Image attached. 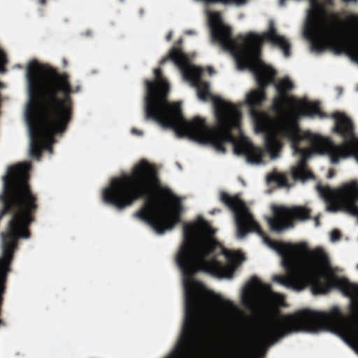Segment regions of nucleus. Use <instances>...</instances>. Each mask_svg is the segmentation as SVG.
Masks as SVG:
<instances>
[{
    "label": "nucleus",
    "instance_id": "f257e3e1",
    "mask_svg": "<svg viewBox=\"0 0 358 358\" xmlns=\"http://www.w3.org/2000/svg\"><path fill=\"white\" fill-rule=\"evenodd\" d=\"M182 226L183 241L176 260L182 273L185 289V320L178 354L186 358L194 341L199 308L193 275L203 271L218 278H231L245 257L240 251L231 252L223 247L216 252L217 243L206 234L211 225Z\"/></svg>",
    "mask_w": 358,
    "mask_h": 358
},
{
    "label": "nucleus",
    "instance_id": "f03ea898",
    "mask_svg": "<svg viewBox=\"0 0 358 358\" xmlns=\"http://www.w3.org/2000/svg\"><path fill=\"white\" fill-rule=\"evenodd\" d=\"M209 25L213 40L219 43L225 50L234 55L239 70L248 69L255 76L259 88L252 90L246 96L245 103L250 108L251 116L255 119L257 129L266 132L268 124L260 116L259 109L266 99L265 88L271 83L275 76V71L260 59L262 45L267 41L280 48L285 57L290 56L291 45L287 38L278 34L272 20L269 22L268 29L262 35L249 33L240 34L232 38V30L221 22L219 13H213L209 16Z\"/></svg>",
    "mask_w": 358,
    "mask_h": 358
},
{
    "label": "nucleus",
    "instance_id": "7ed1b4c3",
    "mask_svg": "<svg viewBox=\"0 0 358 358\" xmlns=\"http://www.w3.org/2000/svg\"><path fill=\"white\" fill-rule=\"evenodd\" d=\"M333 287H338L345 296H350L349 309L352 322L341 310L334 306L329 311L301 310L294 314L271 317L264 322L259 332V347L269 346L293 332L316 333L330 330L341 336L358 355V285L331 275Z\"/></svg>",
    "mask_w": 358,
    "mask_h": 358
},
{
    "label": "nucleus",
    "instance_id": "20e7f679",
    "mask_svg": "<svg viewBox=\"0 0 358 358\" xmlns=\"http://www.w3.org/2000/svg\"><path fill=\"white\" fill-rule=\"evenodd\" d=\"M155 171L145 160L136 164L130 175L115 178L103 191L104 203L117 210L131 206L140 199H145L135 216L146 224H210L202 215L191 222H181L184 208L178 198L173 197L159 205L151 196L156 180Z\"/></svg>",
    "mask_w": 358,
    "mask_h": 358
},
{
    "label": "nucleus",
    "instance_id": "39448f33",
    "mask_svg": "<svg viewBox=\"0 0 358 358\" xmlns=\"http://www.w3.org/2000/svg\"><path fill=\"white\" fill-rule=\"evenodd\" d=\"M236 227L237 238L243 239L248 234L256 232L281 256L287 273L274 275L273 281L298 291L310 287L314 294H327L332 289L331 275L326 272L329 260L323 249L318 248L309 251L306 243L291 245L273 241L261 229V225Z\"/></svg>",
    "mask_w": 358,
    "mask_h": 358
},
{
    "label": "nucleus",
    "instance_id": "423d86ee",
    "mask_svg": "<svg viewBox=\"0 0 358 358\" xmlns=\"http://www.w3.org/2000/svg\"><path fill=\"white\" fill-rule=\"evenodd\" d=\"M331 117L334 120L333 132L341 136L343 142L336 144L330 138L306 131L304 136H299L294 124L286 123L280 129L284 136L292 142L294 153L300 155L296 167L292 169L295 180L304 181L313 178V173L306 168V162L314 153L327 155L331 164H338L341 160L353 157L358 163V138L354 131L352 120L345 113L335 112Z\"/></svg>",
    "mask_w": 358,
    "mask_h": 358
},
{
    "label": "nucleus",
    "instance_id": "0eeeda50",
    "mask_svg": "<svg viewBox=\"0 0 358 358\" xmlns=\"http://www.w3.org/2000/svg\"><path fill=\"white\" fill-rule=\"evenodd\" d=\"M44 87L40 94V108L29 102L25 113L31 139L30 153L38 159L41 156V145L54 143L55 136L64 133L71 122V106L57 96L58 92H66V87Z\"/></svg>",
    "mask_w": 358,
    "mask_h": 358
},
{
    "label": "nucleus",
    "instance_id": "6e6552de",
    "mask_svg": "<svg viewBox=\"0 0 358 358\" xmlns=\"http://www.w3.org/2000/svg\"><path fill=\"white\" fill-rule=\"evenodd\" d=\"M29 163L10 166L3 176V193L0 195V222L31 224L38 209V197L29 182Z\"/></svg>",
    "mask_w": 358,
    "mask_h": 358
},
{
    "label": "nucleus",
    "instance_id": "1a4fd4ad",
    "mask_svg": "<svg viewBox=\"0 0 358 358\" xmlns=\"http://www.w3.org/2000/svg\"><path fill=\"white\" fill-rule=\"evenodd\" d=\"M155 79L145 80V120H152L164 128L173 129L178 136H187L202 118L189 121L182 115L179 103H171L168 96L170 85L160 68L154 69Z\"/></svg>",
    "mask_w": 358,
    "mask_h": 358
},
{
    "label": "nucleus",
    "instance_id": "9d476101",
    "mask_svg": "<svg viewBox=\"0 0 358 358\" xmlns=\"http://www.w3.org/2000/svg\"><path fill=\"white\" fill-rule=\"evenodd\" d=\"M294 87L292 82L288 78L284 79L276 85L278 96L273 100V110L279 117L276 121L273 130L267 132L265 138V144L267 151L272 158H275L281 150L283 143L282 139L287 140L291 144L292 142L288 138L284 136L280 131L283 125L292 124L296 126L299 136H304L301 133L297 122L299 115L313 117L318 116L320 118L327 117V115L321 110L319 101H308L306 100H298L294 96H289L287 92Z\"/></svg>",
    "mask_w": 358,
    "mask_h": 358
},
{
    "label": "nucleus",
    "instance_id": "9b49d317",
    "mask_svg": "<svg viewBox=\"0 0 358 358\" xmlns=\"http://www.w3.org/2000/svg\"><path fill=\"white\" fill-rule=\"evenodd\" d=\"M234 114L231 117L221 119L220 126L213 127H208L205 120L202 119L187 137L201 144H209L217 152L222 154L227 151L225 145L231 143L236 155H245L250 163L262 162V155L258 148L246 139L238 141L232 134L233 129H240L241 116L236 117V113Z\"/></svg>",
    "mask_w": 358,
    "mask_h": 358
},
{
    "label": "nucleus",
    "instance_id": "f8f14e48",
    "mask_svg": "<svg viewBox=\"0 0 358 358\" xmlns=\"http://www.w3.org/2000/svg\"><path fill=\"white\" fill-rule=\"evenodd\" d=\"M169 60L173 61L181 69L185 79L192 83V85L196 88L197 96L200 100L203 101L210 100L213 101L215 115L217 121V126H220L221 119L234 116L235 111L236 117L241 116L238 108L234 104L224 101L220 97L212 94L210 91L209 83L201 79L203 69L201 67L189 65L187 56L183 54L180 50L174 48L168 57L161 59L159 64L164 65Z\"/></svg>",
    "mask_w": 358,
    "mask_h": 358
},
{
    "label": "nucleus",
    "instance_id": "ddd939ff",
    "mask_svg": "<svg viewBox=\"0 0 358 358\" xmlns=\"http://www.w3.org/2000/svg\"><path fill=\"white\" fill-rule=\"evenodd\" d=\"M27 78L28 81L29 94L30 102H34L35 106L40 108V94L44 86L52 85L59 87L63 86L66 92L59 91L57 96L59 99L65 101V103L71 106V120L73 117V101L71 95L78 92L80 86L73 89L70 83L69 76L65 73H59L56 69L47 65L41 64L36 60L30 62L27 67Z\"/></svg>",
    "mask_w": 358,
    "mask_h": 358
},
{
    "label": "nucleus",
    "instance_id": "4468645a",
    "mask_svg": "<svg viewBox=\"0 0 358 358\" xmlns=\"http://www.w3.org/2000/svg\"><path fill=\"white\" fill-rule=\"evenodd\" d=\"M318 191L324 198L327 210L337 212L343 208L358 217V183L352 181L344 185L341 189L334 190L331 187L318 186Z\"/></svg>",
    "mask_w": 358,
    "mask_h": 358
},
{
    "label": "nucleus",
    "instance_id": "2eb2a0df",
    "mask_svg": "<svg viewBox=\"0 0 358 358\" xmlns=\"http://www.w3.org/2000/svg\"><path fill=\"white\" fill-rule=\"evenodd\" d=\"M272 217L268 218V224H294V222H304L311 217L312 210L305 206L272 205Z\"/></svg>",
    "mask_w": 358,
    "mask_h": 358
},
{
    "label": "nucleus",
    "instance_id": "dca6fc26",
    "mask_svg": "<svg viewBox=\"0 0 358 358\" xmlns=\"http://www.w3.org/2000/svg\"><path fill=\"white\" fill-rule=\"evenodd\" d=\"M219 199L231 212L234 224H259L250 207L238 194L231 195L227 192L221 191Z\"/></svg>",
    "mask_w": 358,
    "mask_h": 358
},
{
    "label": "nucleus",
    "instance_id": "f3484780",
    "mask_svg": "<svg viewBox=\"0 0 358 358\" xmlns=\"http://www.w3.org/2000/svg\"><path fill=\"white\" fill-rule=\"evenodd\" d=\"M253 353V348L248 340H243L233 353V358H251Z\"/></svg>",
    "mask_w": 358,
    "mask_h": 358
},
{
    "label": "nucleus",
    "instance_id": "a211bd4d",
    "mask_svg": "<svg viewBox=\"0 0 358 358\" xmlns=\"http://www.w3.org/2000/svg\"><path fill=\"white\" fill-rule=\"evenodd\" d=\"M268 182H275L280 187H288V180L287 177L282 174L271 173L267 176Z\"/></svg>",
    "mask_w": 358,
    "mask_h": 358
},
{
    "label": "nucleus",
    "instance_id": "6ab92c4d",
    "mask_svg": "<svg viewBox=\"0 0 358 358\" xmlns=\"http://www.w3.org/2000/svg\"><path fill=\"white\" fill-rule=\"evenodd\" d=\"M176 225H149L152 232L157 235H162L173 229Z\"/></svg>",
    "mask_w": 358,
    "mask_h": 358
},
{
    "label": "nucleus",
    "instance_id": "aec40b11",
    "mask_svg": "<svg viewBox=\"0 0 358 358\" xmlns=\"http://www.w3.org/2000/svg\"><path fill=\"white\" fill-rule=\"evenodd\" d=\"M261 285V282L259 280V278L256 276H253L251 278L249 284L248 285L247 289L248 290H244L243 292V298L245 299L246 297H248V292L250 289H254L258 287Z\"/></svg>",
    "mask_w": 358,
    "mask_h": 358
},
{
    "label": "nucleus",
    "instance_id": "412c9836",
    "mask_svg": "<svg viewBox=\"0 0 358 358\" xmlns=\"http://www.w3.org/2000/svg\"><path fill=\"white\" fill-rule=\"evenodd\" d=\"M271 230L276 232H282L290 227H293L294 225H269Z\"/></svg>",
    "mask_w": 358,
    "mask_h": 358
},
{
    "label": "nucleus",
    "instance_id": "4be33fe9",
    "mask_svg": "<svg viewBox=\"0 0 358 358\" xmlns=\"http://www.w3.org/2000/svg\"><path fill=\"white\" fill-rule=\"evenodd\" d=\"M348 22L349 24L354 28L357 29L358 28V15H351L348 18Z\"/></svg>",
    "mask_w": 358,
    "mask_h": 358
},
{
    "label": "nucleus",
    "instance_id": "5701e85b",
    "mask_svg": "<svg viewBox=\"0 0 358 358\" xmlns=\"http://www.w3.org/2000/svg\"><path fill=\"white\" fill-rule=\"evenodd\" d=\"M341 238V233L338 229H334L331 232V240L333 242L339 241Z\"/></svg>",
    "mask_w": 358,
    "mask_h": 358
},
{
    "label": "nucleus",
    "instance_id": "b1692460",
    "mask_svg": "<svg viewBox=\"0 0 358 358\" xmlns=\"http://www.w3.org/2000/svg\"><path fill=\"white\" fill-rule=\"evenodd\" d=\"M182 43V38L178 39V40L177 41V42H176V45H175V46H173V47L170 50V51H169V55H167V57L170 55V53H171V50H172L174 48H178L179 50H180V51H181L183 54H185V53L182 52V49L179 47V46L181 45V43ZM165 57H166V56Z\"/></svg>",
    "mask_w": 358,
    "mask_h": 358
},
{
    "label": "nucleus",
    "instance_id": "393cba45",
    "mask_svg": "<svg viewBox=\"0 0 358 358\" xmlns=\"http://www.w3.org/2000/svg\"><path fill=\"white\" fill-rule=\"evenodd\" d=\"M217 299H218L219 302L221 303L227 304V305H232L231 301H225V300H224L223 299H222L220 296L217 297Z\"/></svg>",
    "mask_w": 358,
    "mask_h": 358
},
{
    "label": "nucleus",
    "instance_id": "a878e982",
    "mask_svg": "<svg viewBox=\"0 0 358 358\" xmlns=\"http://www.w3.org/2000/svg\"><path fill=\"white\" fill-rule=\"evenodd\" d=\"M131 132H132L133 134H138V135H142V134H143V132H142V131H138V130L137 129H136V128L132 129Z\"/></svg>",
    "mask_w": 358,
    "mask_h": 358
},
{
    "label": "nucleus",
    "instance_id": "bb28decb",
    "mask_svg": "<svg viewBox=\"0 0 358 358\" xmlns=\"http://www.w3.org/2000/svg\"><path fill=\"white\" fill-rule=\"evenodd\" d=\"M313 220H314V221H315L316 224H320V215H317L315 216Z\"/></svg>",
    "mask_w": 358,
    "mask_h": 358
},
{
    "label": "nucleus",
    "instance_id": "cd10ccee",
    "mask_svg": "<svg viewBox=\"0 0 358 358\" xmlns=\"http://www.w3.org/2000/svg\"><path fill=\"white\" fill-rule=\"evenodd\" d=\"M207 71H208V72L209 73V74H210V75H212V74H213V73H214V72H215V71H214L213 68V67H211V66H208V67L207 68Z\"/></svg>",
    "mask_w": 358,
    "mask_h": 358
},
{
    "label": "nucleus",
    "instance_id": "c85d7f7f",
    "mask_svg": "<svg viewBox=\"0 0 358 358\" xmlns=\"http://www.w3.org/2000/svg\"><path fill=\"white\" fill-rule=\"evenodd\" d=\"M167 41H170L172 38V32L170 31L166 36Z\"/></svg>",
    "mask_w": 358,
    "mask_h": 358
},
{
    "label": "nucleus",
    "instance_id": "c756f323",
    "mask_svg": "<svg viewBox=\"0 0 358 358\" xmlns=\"http://www.w3.org/2000/svg\"><path fill=\"white\" fill-rule=\"evenodd\" d=\"M334 175V171L333 170H329V173H328V178H332Z\"/></svg>",
    "mask_w": 358,
    "mask_h": 358
},
{
    "label": "nucleus",
    "instance_id": "7c9ffc66",
    "mask_svg": "<svg viewBox=\"0 0 358 358\" xmlns=\"http://www.w3.org/2000/svg\"><path fill=\"white\" fill-rule=\"evenodd\" d=\"M38 3H39L41 5L44 6V5H45V3H46V0H39V1H38Z\"/></svg>",
    "mask_w": 358,
    "mask_h": 358
},
{
    "label": "nucleus",
    "instance_id": "2f4dec72",
    "mask_svg": "<svg viewBox=\"0 0 358 358\" xmlns=\"http://www.w3.org/2000/svg\"><path fill=\"white\" fill-rule=\"evenodd\" d=\"M215 212L220 213L221 210L220 209H215L210 213L214 214Z\"/></svg>",
    "mask_w": 358,
    "mask_h": 358
},
{
    "label": "nucleus",
    "instance_id": "473e14b6",
    "mask_svg": "<svg viewBox=\"0 0 358 358\" xmlns=\"http://www.w3.org/2000/svg\"><path fill=\"white\" fill-rule=\"evenodd\" d=\"M357 268H358V265H357Z\"/></svg>",
    "mask_w": 358,
    "mask_h": 358
}]
</instances>
